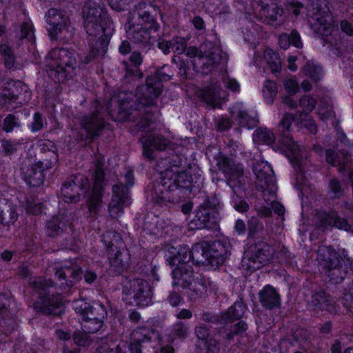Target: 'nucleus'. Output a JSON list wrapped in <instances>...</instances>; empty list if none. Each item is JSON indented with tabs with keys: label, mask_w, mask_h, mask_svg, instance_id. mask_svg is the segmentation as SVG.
<instances>
[{
	"label": "nucleus",
	"mask_w": 353,
	"mask_h": 353,
	"mask_svg": "<svg viewBox=\"0 0 353 353\" xmlns=\"http://www.w3.org/2000/svg\"><path fill=\"white\" fill-rule=\"evenodd\" d=\"M108 41L102 36L91 43L90 50L81 61L79 54L65 48H54L46 57V70L55 82H63L76 75L80 63L88 64L97 58H102L108 49Z\"/></svg>",
	"instance_id": "1"
},
{
	"label": "nucleus",
	"mask_w": 353,
	"mask_h": 353,
	"mask_svg": "<svg viewBox=\"0 0 353 353\" xmlns=\"http://www.w3.org/2000/svg\"><path fill=\"white\" fill-rule=\"evenodd\" d=\"M174 175L172 179L156 181L150 188L152 199L158 203L179 202L192 191V179L186 172H180L179 166H174Z\"/></svg>",
	"instance_id": "2"
},
{
	"label": "nucleus",
	"mask_w": 353,
	"mask_h": 353,
	"mask_svg": "<svg viewBox=\"0 0 353 353\" xmlns=\"http://www.w3.org/2000/svg\"><path fill=\"white\" fill-rule=\"evenodd\" d=\"M186 55L192 59L194 70L202 74L211 73L219 65L222 59L220 50L211 42L203 44L199 48L188 47Z\"/></svg>",
	"instance_id": "3"
},
{
	"label": "nucleus",
	"mask_w": 353,
	"mask_h": 353,
	"mask_svg": "<svg viewBox=\"0 0 353 353\" xmlns=\"http://www.w3.org/2000/svg\"><path fill=\"white\" fill-rule=\"evenodd\" d=\"M30 285L39 294L40 301L34 303V308L47 315L59 316L64 312V307L59 296H47L53 286L50 279L42 277L34 278L29 281Z\"/></svg>",
	"instance_id": "4"
},
{
	"label": "nucleus",
	"mask_w": 353,
	"mask_h": 353,
	"mask_svg": "<svg viewBox=\"0 0 353 353\" xmlns=\"http://www.w3.org/2000/svg\"><path fill=\"white\" fill-rule=\"evenodd\" d=\"M84 28L90 36L97 37L104 33L105 28L112 23L103 6L94 1H87L82 9Z\"/></svg>",
	"instance_id": "5"
},
{
	"label": "nucleus",
	"mask_w": 353,
	"mask_h": 353,
	"mask_svg": "<svg viewBox=\"0 0 353 353\" xmlns=\"http://www.w3.org/2000/svg\"><path fill=\"white\" fill-rule=\"evenodd\" d=\"M128 102L122 101L121 103L117 99H111L107 103L108 114L114 117L117 113V119L129 120L135 123L134 128L138 130L147 131L152 129L153 115L148 112L143 111L141 117H139V110L132 109L127 110Z\"/></svg>",
	"instance_id": "6"
},
{
	"label": "nucleus",
	"mask_w": 353,
	"mask_h": 353,
	"mask_svg": "<svg viewBox=\"0 0 353 353\" xmlns=\"http://www.w3.org/2000/svg\"><path fill=\"white\" fill-rule=\"evenodd\" d=\"M173 286H179L190 290L192 300L204 296L208 290L202 279H194L192 267L186 263L181 264L172 270Z\"/></svg>",
	"instance_id": "7"
},
{
	"label": "nucleus",
	"mask_w": 353,
	"mask_h": 353,
	"mask_svg": "<svg viewBox=\"0 0 353 353\" xmlns=\"http://www.w3.org/2000/svg\"><path fill=\"white\" fill-rule=\"evenodd\" d=\"M217 166L225 174L227 184L234 194L238 196L245 192L246 181L242 165L228 157H221L217 161Z\"/></svg>",
	"instance_id": "8"
},
{
	"label": "nucleus",
	"mask_w": 353,
	"mask_h": 353,
	"mask_svg": "<svg viewBox=\"0 0 353 353\" xmlns=\"http://www.w3.org/2000/svg\"><path fill=\"white\" fill-rule=\"evenodd\" d=\"M219 203V200L214 195L206 197L203 203L199 205L194 219L190 223L191 228H214L219 222V214L216 210Z\"/></svg>",
	"instance_id": "9"
},
{
	"label": "nucleus",
	"mask_w": 353,
	"mask_h": 353,
	"mask_svg": "<svg viewBox=\"0 0 353 353\" xmlns=\"http://www.w3.org/2000/svg\"><path fill=\"white\" fill-rule=\"evenodd\" d=\"M121 283L123 294L129 296L137 305L146 306L152 303V288L145 279L125 277L122 279Z\"/></svg>",
	"instance_id": "10"
},
{
	"label": "nucleus",
	"mask_w": 353,
	"mask_h": 353,
	"mask_svg": "<svg viewBox=\"0 0 353 353\" xmlns=\"http://www.w3.org/2000/svg\"><path fill=\"white\" fill-rule=\"evenodd\" d=\"M316 261L319 270L331 280L338 283L343 280L341 259L330 248L321 246L317 251Z\"/></svg>",
	"instance_id": "11"
},
{
	"label": "nucleus",
	"mask_w": 353,
	"mask_h": 353,
	"mask_svg": "<svg viewBox=\"0 0 353 353\" xmlns=\"http://www.w3.org/2000/svg\"><path fill=\"white\" fill-rule=\"evenodd\" d=\"M256 176V188L261 190L265 201L274 199L277 190L274 171L265 161H258L252 168Z\"/></svg>",
	"instance_id": "12"
},
{
	"label": "nucleus",
	"mask_w": 353,
	"mask_h": 353,
	"mask_svg": "<svg viewBox=\"0 0 353 353\" xmlns=\"http://www.w3.org/2000/svg\"><path fill=\"white\" fill-rule=\"evenodd\" d=\"M273 249L266 243L251 244L244 252L243 261L249 269L256 270L268 264L273 256Z\"/></svg>",
	"instance_id": "13"
},
{
	"label": "nucleus",
	"mask_w": 353,
	"mask_h": 353,
	"mask_svg": "<svg viewBox=\"0 0 353 353\" xmlns=\"http://www.w3.org/2000/svg\"><path fill=\"white\" fill-rule=\"evenodd\" d=\"M312 10L310 14V23L313 30L322 36L331 34L333 24V17L326 4L322 6L319 3L312 5Z\"/></svg>",
	"instance_id": "14"
},
{
	"label": "nucleus",
	"mask_w": 353,
	"mask_h": 353,
	"mask_svg": "<svg viewBox=\"0 0 353 353\" xmlns=\"http://www.w3.org/2000/svg\"><path fill=\"white\" fill-rule=\"evenodd\" d=\"M163 83L157 76L151 74L145 79V84L137 88L136 97L139 105L143 107H150L156 104L155 99L158 98L163 92Z\"/></svg>",
	"instance_id": "15"
},
{
	"label": "nucleus",
	"mask_w": 353,
	"mask_h": 353,
	"mask_svg": "<svg viewBox=\"0 0 353 353\" xmlns=\"http://www.w3.org/2000/svg\"><path fill=\"white\" fill-rule=\"evenodd\" d=\"M103 162L97 160L95 164L94 176V184L92 192L88 200V208L90 212L94 215L98 214L102 203V195L103 186L105 185L104 180Z\"/></svg>",
	"instance_id": "16"
},
{
	"label": "nucleus",
	"mask_w": 353,
	"mask_h": 353,
	"mask_svg": "<svg viewBox=\"0 0 353 353\" xmlns=\"http://www.w3.org/2000/svg\"><path fill=\"white\" fill-rule=\"evenodd\" d=\"M82 268L76 261H69L55 269L56 285L63 290L68 291L75 282L81 279Z\"/></svg>",
	"instance_id": "17"
},
{
	"label": "nucleus",
	"mask_w": 353,
	"mask_h": 353,
	"mask_svg": "<svg viewBox=\"0 0 353 353\" xmlns=\"http://www.w3.org/2000/svg\"><path fill=\"white\" fill-rule=\"evenodd\" d=\"M90 186L87 177L81 175L71 176L63 184L61 192L63 199L69 203H76L80 200L79 190H87Z\"/></svg>",
	"instance_id": "18"
},
{
	"label": "nucleus",
	"mask_w": 353,
	"mask_h": 353,
	"mask_svg": "<svg viewBox=\"0 0 353 353\" xmlns=\"http://www.w3.org/2000/svg\"><path fill=\"white\" fill-rule=\"evenodd\" d=\"M251 6L261 20L270 25H273L283 13V10L272 0H252Z\"/></svg>",
	"instance_id": "19"
},
{
	"label": "nucleus",
	"mask_w": 353,
	"mask_h": 353,
	"mask_svg": "<svg viewBox=\"0 0 353 353\" xmlns=\"http://www.w3.org/2000/svg\"><path fill=\"white\" fill-rule=\"evenodd\" d=\"M72 214L68 212L52 216L46 224L48 235L57 237L65 234L70 236L72 231Z\"/></svg>",
	"instance_id": "20"
},
{
	"label": "nucleus",
	"mask_w": 353,
	"mask_h": 353,
	"mask_svg": "<svg viewBox=\"0 0 353 353\" xmlns=\"http://www.w3.org/2000/svg\"><path fill=\"white\" fill-rule=\"evenodd\" d=\"M48 26V31L52 40H57L59 34L66 30L70 25V19L67 14L61 10L51 8L46 14Z\"/></svg>",
	"instance_id": "21"
},
{
	"label": "nucleus",
	"mask_w": 353,
	"mask_h": 353,
	"mask_svg": "<svg viewBox=\"0 0 353 353\" xmlns=\"http://www.w3.org/2000/svg\"><path fill=\"white\" fill-rule=\"evenodd\" d=\"M143 155L149 160L154 159V150L163 151L170 147L171 141L159 134H146L141 137Z\"/></svg>",
	"instance_id": "22"
},
{
	"label": "nucleus",
	"mask_w": 353,
	"mask_h": 353,
	"mask_svg": "<svg viewBox=\"0 0 353 353\" xmlns=\"http://www.w3.org/2000/svg\"><path fill=\"white\" fill-rule=\"evenodd\" d=\"M81 125L86 132V139L92 141L101 135L105 128V121L101 112L97 109L92 114L83 117Z\"/></svg>",
	"instance_id": "23"
},
{
	"label": "nucleus",
	"mask_w": 353,
	"mask_h": 353,
	"mask_svg": "<svg viewBox=\"0 0 353 353\" xmlns=\"http://www.w3.org/2000/svg\"><path fill=\"white\" fill-rule=\"evenodd\" d=\"M294 121V116L289 112L283 114L281 120L279 123V129L281 133V139L279 142L283 145L290 152H297L300 150V147L297 145L293 138L290 136V130L291 125Z\"/></svg>",
	"instance_id": "24"
},
{
	"label": "nucleus",
	"mask_w": 353,
	"mask_h": 353,
	"mask_svg": "<svg viewBox=\"0 0 353 353\" xmlns=\"http://www.w3.org/2000/svg\"><path fill=\"white\" fill-rule=\"evenodd\" d=\"M310 306L317 314L323 312L336 313L335 303L324 290L319 289L312 292Z\"/></svg>",
	"instance_id": "25"
},
{
	"label": "nucleus",
	"mask_w": 353,
	"mask_h": 353,
	"mask_svg": "<svg viewBox=\"0 0 353 353\" xmlns=\"http://www.w3.org/2000/svg\"><path fill=\"white\" fill-rule=\"evenodd\" d=\"M146 7L145 2L139 3L135 6L134 10L129 13L128 19L131 21L132 23L148 28V30H150L155 27L157 23L154 17L146 9Z\"/></svg>",
	"instance_id": "26"
},
{
	"label": "nucleus",
	"mask_w": 353,
	"mask_h": 353,
	"mask_svg": "<svg viewBox=\"0 0 353 353\" xmlns=\"http://www.w3.org/2000/svg\"><path fill=\"white\" fill-rule=\"evenodd\" d=\"M128 200L126 188L122 185H114L112 187V197L108 206L110 216L117 219L123 212V206Z\"/></svg>",
	"instance_id": "27"
},
{
	"label": "nucleus",
	"mask_w": 353,
	"mask_h": 353,
	"mask_svg": "<svg viewBox=\"0 0 353 353\" xmlns=\"http://www.w3.org/2000/svg\"><path fill=\"white\" fill-rule=\"evenodd\" d=\"M125 28L127 37L132 42L145 47L151 46L150 30L148 28L132 23L128 19Z\"/></svg>",
	"instance_id": "28"
},
{
	"label": "nucleus",
	"mask_w": 353,
	"mask_h": 353,
	"mask_svg": "<svg viewBox=\"0 0 353 353\" xmlns=\"http://www.w3.org/2000/svg\"><path fill=\"white\" fill-rule=\"evenodd\" d=\"M325 159L332 166L338 167L339 172L341 173L352 167L350 156L343 150L336 152L331 149L326 150Z\"/></svg>",
	"instance_id": "29"
},
{
	"label": "nucleus",
	"mask_w": 353,
	"mask_h": 353,
	"mask_svg": "<svg viewBox=\"0 0 353 353\" xmlns=\"http://www.w3.org/2000/svg\"><path fill=\"white\" fill-rule=\"evenodd\" d=\"M201 99L212 108L220 107L221 103L225 99V93L217 83H212L208 87L203 88L201 93Z\"/></svg>",
	"instance_id": "30"
},
{
	"label": "nucleus",
	"mask_w": 353,
	"mask_h": 353,
	"mask_svg": "<svg viewBox=\"0 0 353 353\" xmlns=\"http://www.w3.org/2000/svg\"><path fill=\"white\" fill-rule=\"evenodd\" d=\"M291 153V162L294 166L295 169L299 170L296 175V182L295 187L296 189L303 190L305 185H307V179L305 176V170L307 168L308 163L306 159H303L301 154V151L298 150L297 152Z\"/></svg>",
	"instance_id": "31"
},
{
	"label": "nucleus",
	"mask_w": 353,
	"mask_h": 353,
	"mask_svg": "<svg viewBox=\"0 0 353 353\" xmlns=\"http://www.w3.org/2000/svg\"><path fill=\"white\" fill-rule=\"evenodd\" d=\"M23 91L27 92V86L20 81H10L6 83L2 97L4 102H16Z\"/></svg>",
	"instance_id": "32"
},
{
	"label": "nucleus",
	"mask_w": 353,
	"mask_h": 353,
	"mask_svg": "<svg viewBox=\"0 0 353 353\" xmlns=\"http://www.w3.org/2000/svg\"><path fill=\"white\" fill-rule=\"evenodd\" d=\"M208 254L210 265L212 267H218L223 264L226 259L225 249L219 242H214L211 245L208 243Z\"/></svg>",
	"instance_id": "33"
},
{
	"label": "nucleus",
	"mask_w": 353,
	"mask_h": 353,
	"mask_svg": "<svg viewBox=\"0 0 353 353\" xmlns=\"http://www.w3.org/2000/svg\"><path fill=\"white\" fill-rule=\"evenodd\" d=\"M174 166H178L176 161L170 157L159 159L155 166V170L160 174L159 181H165L167 179H172V176L174 175Z\"/></svg>",
	"instance_id": "34"
},
{
	"label": "nucleus",
	"mask_w": 353,
	"mask_h": 353,
	"mask_svg": "<svg viewBox=\"0 0 353 353\" xmlns=\"http://www.w3.org/2000/svg\"><path fill=\"white\" fill-rule=\"evenodd\" d=\"M43 172L42 166L37 163L23 168L26 181L33 187L39 186L43 183L44 180Z\"/></svg>",
	"instance_id": "35"
},
{
	"label": "nucleus",
	"mask_w": 353,
	"mask_h": 353,
	"mask_svg": "<svg viewBox=\"0 0 353 353\" xmlns=\"http://www.w3.org/2000/svg\"><path fill=\"white\" fill-rule=\"evenodd\" d=\"M261 305L266 309H272L280 305V296L270 285L265 286L259 294Z\"/></svg>",
	"instance_id": "36"
},
{
	"label": "nucleus",
	"mask_w": 353,
	"mask_h": 353,
	"mask_svg": "<svg viewBox=\"0 0 353 353\" xmlns=\"http://www.w3.org/2000/svg\"><path fill=\"white\" fill-rule=\"evenodd\" d=\"M131 339L141 345L149 343L152 341H159L160 335L158 332L148 327H137L131 335Z\"/></svg>",
	"instance_id": "37"
},
{
	"label": "nucleus",
	"mask_w": 353,
	"mask_h": 353,
	"mask_svg": "<svg viewBox=\"0 0 353 353\" xmlns=\"http://www.w3.org/2000/svg\"><path fill=\"white\" fill-rule=\"evenodd\" d=\"M19 214L14 205L9 202L1 203L0 223L5 226H10L18 219Z\"/></svg>",
	"instance_id": "38"
},
{
	"label": "nucleus",
	"mask_w": 353,
	"mask_h": 353,
	"mask_svg": "<svg viewBox=\"0 0 353 353\" xmlns=\"http://www.w3.org/2000/svg\"><path fill=\"white\" fill-rule=\"evenodd\" d=\"M102 241L108 254L118 252L123 245L121 235L115 231H107L102 235Z\"/></svg>",
	"instance_id": "39"
},
{
	"label": "nucleus",
	"mask_w": 353,
	"mask_h": 353,
	"mask_svg": "<svg viewBox=\"0 0 353 353\" xmlns=\"http://www.w3.org/2000/svg\"><path fill=\"white\" fill-rule=\"evenodd\" d=\"M192 261L197 265L209 266L208 242L196 243L191 249Z\"/></svg>",
	"instance_id": "40"
},
{
	"label": "nucleus",
	"mask_w": 353,
	"mask_h": 353,
	"mask_svg": "<svg viewBox=\"0 0 353 353\" xmlns=\"http://www.w3.org/2000/svg\"><path fill=\"white\" fill-rule=\"evenodd\" d=\"M108 259L110 264V270L115 274H121L124 270L127 269L128 258L120 251L109 254Z\"/></svg>",
	"instance_id": "41"
},
{
	"label": "nucleus",
	"mask_w": 353,
	"mask_h": 353,
	"mask_svg": "<svg viewBox=\"0 0 353 353\" xmlns=\"http://www.w3.org/2000/svg\"><path fill=\"white\" fill-rule=\"evenodd\" d=\"M246 307L242 301H236L227 311L223 313L225 323H231L240 319L244 314Z\"/></svg>",
	"instance_id": "42"
},
{
	"label": "nucleus",
	"mask_w": 353,
	"mask_h": 353,
	"mask_svg": "<svg viewBox=\"0 0 353 353\" xmlns=\"http://www.w3.org/2000/svg\"><path fill=\"white\" fill-rule=\"evenodd\" d=\"M230 113L232 117H236L238 122L242 126L248 128H253L257 123V120L248 114L245 110L239 106H234L230 109Z\"/></svg>",
	"instance_id": "43"
},
{
	"label": "nucleus",
	"mask_w": 353,
	"mask_h": 353,
	"mask_svg": "<svg viewBox=\"0 0 353 353\" xmlns=\"http://www.w3.org/2000/svg\"><path fill=\"white\" fill-rule=\"evenodd\" d=\"M107 315L105 307L101 305L97 304L94 306H90L85 303V307L83 309L82 316L85 319H104Z\"/></svg>",
	"instance_id": "44"
},
{
	"label": "nucleus",
	"mask_w": 353,
	"mask_h": 353,
	"mask_svg": "<svg viewBox=\"0 0 353 353\" xmlns=\"http://www.w3.org/2000/svg\"><path fill=\"white\" fill-rule=\"evenodd\" d=\"M248 329V325L245 322L241 321L237 323L234 324L233 326H231L230 329L228 332L225 327L221 328L218 332L219 334L222 336L223 339L228 342H230L233 340L234 336L235 335H241L243 332H245Z\"/></svg>",
	"instance_id": "45"
},
{
	"label": "nucleus",
	"mask_w": 353,
	"mask_h": 353,
	"mask_svg": "<svg viewBox=\"0 0 353 353\" xmlns=\"http://www.w3.org/2000/svg\"><path fill=\"white\" fill-rule=\"evenodd\" d=\"M264 59L269 65L272 72H279L281 69V61L277 52L267 48L264 51Z\"/></svg>",
	"instance_id": "46"
},
{
	"label": "nucleus",
	"mask_w": 353,
	"mask_h": 353,
	"mask_svg": "<svg viewBox=\"0 0 353 353\" xmlns=\"http://www.w3.org/2000/svg\"><path fill=\"white\" fill-rule=\"evenodd\" d=\"M191 255V250L187 246H181L177 253L170 258V263L172 265H176V266L183 263L188 264V263L192 260Z\"/></svg>",
	"instance_id": "47"
},
{
	"label": "nucleus",
	"mask_w": 353,
	"mask_h": 353,
	"mask_svg": "<svg viewBox=\"0 0 353 353\" xmlns=\"http://www.w3.org/2000/svg\"><path fill=\"white\" fill-rule=\"evenodd\" d=\"M254 139L256 141L271 145L275 141V136L272 130L266 128H260L255 131Z\"/></svg>",
	"instance_id": "48"
},
{
	"label": "nucleus",
	"mask_w": 353,
	"mask_h": 353,
	"mask_svg": "<svg viewBox=\"0 0 353 353\" xmlns=\"http://www.w3.org/2000/svg\"><path fill=\"white\" fill-rule=\"evenodd\" d=\"M327 192L329 196L332 199H339L343 196L344 189L338 179L332 178L330 180Z\"/></svg>",
	"instance_id": "49"
},
{
	"label": "nucleus",
	"mask_w": 353,
	"mask_h": 353,
	"mask_svg": "<svg viewBox=\"0 0 353 353\" xmlns=\"http://www.w3.org/2000/svg\"><path fill=\"white\" fill-rule=\"evenodd\" d=\"M301 72L316 82L320 79L322 74L321 68L312 62H307L303 67Z\"/></svg>",
	"instance_id": "50"
},
{
	"label": "nucleus",
	"mask_w": 353,
	"mask_h": 353,
	"mask_svg": "<svg viewBox=\"0 0 353 353\" xmlns=\"http://www.w3.org/2000/svg\"><path fill=\"white\" fill-rule=\"evenodd\" d=\"M123 64L125 66V71L123 78L127 82H130L134 79H139L143 77V73L141 72L139 68L130 65L126 61H123Z\"/></svg>",
	"instance_id": "51"
},
{
	"label": "nucleus",
	"mask_w": 353,
	"mask_h": 353,
	"mask_svg": "<svg viewBox=\"0 0 353 353\" xmlns=\"http://www.w3.org/2000/svg\"><path fill=\"white\" fill-rule=\"evenodd\" d=\"M265 98L269 103H272L274 97L277 94L276 83L271 80H267L265 82L264 88L263 90Z\"/></svg>",
	"instance_id": "52"
},
{
	"label": "nucleus",
	"mask_w": 353,
	"mask_h": 353,
	"mask_svg": "<svg viewBox=\"0 0 353 353\" xmlns=\"http://www.w3.org/2000/svg\"><path fill=\"white\" fill-rule=\"evenodd\" d=\"M250 234L255 236L265 232V228L262 222L255 216H252L248 223Z\"/></svg>",
	"instance_id": "53"
},
{
	"label": "nucleus",
	"mask_w": 353,
	"mask_h": 353,
	"mask_svg": "<svg viewBox=\"0 0 353 353\" xmlns=\"http://www.w3.org/2000/svg\"><path fill=\"white\" fill-rule=\"evenodd\" d=\"M0 54L3 57L6 67L11 68L14 66L15 59L11 48L6 44L0 45Z\"/></svg>",
	"instance_id": "54"
},
{
	"label": "nucleus",
	"mask_w": 353,
	"mask_h": 353,
	"mask_svg": "<svg viewBox=\"0 0 353 353\" xmlns=\"http://www.w3.org/2000/svg\"><path fill=\"white\" fill-rule=\"evenodd\" d=\"M104 319H83V327L88 333H96L100 330L103 325Z\"/></svg>",
	"instance_id": "55"
},
{
	"label": "nucleus",
	"mask_w": 353,
	"mask_h": 353,
	"mask_svg": "<svg viewBox=\"0 0 353 353\" xmlns=\"http://www.w3.org/2000/svg\"><path fill=\"white\" fill-rule=\"evenodd\" d=\"M174 69H173L172 66L166 64L157 69L152 75L157 76L158 79L163 83V81H166L171 79L174 74Z\"/></svg>",
	"instance_id": "56"
},
{
	"label": "nucleus",
	"mask_w": 353,
	"mask_h": 353,
	"mask_svg": "<svg viewBox=\"0 0 353 353\" xmlns=\"http://www.w3.org/2000/svg\"><path fill=\"white\" fill-rule=\"evenodd\" d=\"M316 100L310 95H304L299 99V106L305 114H309L315 108Z\"/></svg>",
	"instance_id": "57"
},
{
	"label": "nucleus",
	"mask_w": 353,
	"mask_h": 353,
	"mask_svg": "<svg viewBox=\"0 0 353 353\" xmlns=\"http://www.w3.org/2000/svg\"><path fill=\"white\" fill-rule=\"evenodd\" d=\"M337 219V213L334 211L329 213L321 212L318 214V220L323 226H334Z\"/></svg>",
	"instance_id": "58"
},
{
	"label": "nucleus",
	"mask_w": 353,
	"mask_h": 353,
	"mask_svg": "<svg viewBox=\"0 0 353 353\" xmlns=\"http://www.w3.org/2000/svg\"><path fill=\"white\" fill-rule=\"evenodd\" d=\"M57 154L54 152L50 151L46 153L43 160L37 162V163H39L40 166H42V169L44 170L45 169L51 168L57 163Z\"/></svg>",
	"instance_id": "59"
},
{
	"label": "nucleus",
	"mask_w": 353,
	"mask_h": 353,
	"mask_svg": "<svg viewBox=\"0 0 353 353\" xmlns=\"http://www.w3.org/2000/svg\"><path fill=\"white\" fill-rule=\"evenodd\" d=\"M20 125L19 119L14 114H10L4 119L2 129L6 132H10Z\"/></svg>",
	"instance_id": "60"
},
{
	"label": "nucleus",
	"mask_w": 353,
	"mask_h": 353,
	"mask_svg": "<svg viewBox=\"0 0 353 353\" xmlns=\"http://www.w3.org/2000/svg\"><path fill=\"white\" fill-rule=\"evenodd\" d=\"M88 332L84 329L83 331H76L73 334V340L79 346L88 345L91 343V339L87 334Z\"/></svg>",
	"instance_id": "61"
},
{
	"label": "nucleus",
	"mask_w": 353,
	"mask_h": 353,
	"mask_svg": "<svg viewBox=\"0 0 353 353\" xmlns=\"http://www.w3.org/2000/svg\"><path fill=\"white\" fill-rule=\"evenodd\" d=\"M171 50L173 52H176L179 54L183 52L186 53V50L188 48L186 47V41L182 37H176L171 41Z\"/></svg>",
	"instance_id": "62"
},
{
	"label": "nucleus",
	"mask_w": 353,
	"mask_h": 353,
	"mask_svg": "<svg viewBox=\"0 0 353 353\" xmlns=\"http://www.w3.org/2000/svg\"><path fill=\"white\" fill-rule=\"evenodd\" d=\"M201 319L203 321L207 323H216V324H225V320L223 316V313L220 314H212L209 312H205L202 314Z\"/></svg>",
	"instance_id": "63"
},
{
	"label": "nucleus",
	"mask_w": 353,
	"mask_h": 353,
	"mask_svg": "<svg viewBox=\"0 0 353 353\" xmlns=\"http://www.w3.org/2000/svg\"><path fill=\"white\" fill-rule=\"evenodd\" d=\"M188 327L183 322H178L173 326L172 334L174 337L185 339L188 334Z\"/></svg>",
	"instance_id": "64"
}]
</instances>
